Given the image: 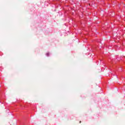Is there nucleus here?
Here are the masks:
<instances>
[{
	"instance_id": "1",
	"label": "nucleus",
	"mask_w": 125,
	"mask_h": 125,
	"mask_svg": "<svg viewBox=\"0 0 125 125\" xmlns=\"http://www.w3.org/2000/svg\"><path fill=\"white\" fill-rule=\"evenodd\" d=\"M46 55L47 56V57H48V56H49V53H46Z\"/></svg>"
},
{
	"instance_id": "2",
	"label": "nucleus",
	"mask_w": 125,
	"mask_h": 125,
	"mask_svg": "<svg viewBox=\"0 0 125 125\" xmlns=\"http://www.w3.org/2000/svg\"><path fill=\"white\" fill-rule=\"evenodd\" d=\"M116 78H118V76H116Z\"/></svg>"
},
{
	"instance_id": "3",
	"label": "nucleus",
	"mask_w": 125,
	"mask_h": 125,
	"mask_svg": "<svg viewBox=\"0 0 125 125\" xmlns=\"http://www.w3.org/2000/svg\"><path fill=\"white\" fill-rule=\"evenodd\" d=\"M80 123H81V122L80 121Z\"/></svg>"
}]
</instances>
